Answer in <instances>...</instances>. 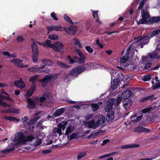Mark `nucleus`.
I'll list each match as a JSON object with an SVG mask.
<instances>
[{"label":"nucleus","instance_id":"c756f323","mask_svg":"<svg viewBox=\"0 0 160 160\" xmlns=\"http://www.w3.org/2000/svg\"><path fill=\"white\" fill-rule=\"evenodd\" d=\"M39 77V75H38L32 76L30 78L29 81L30 82H31L32 83V84H36V82L38 78Z\"/></svg>","mask_w":160,"mask_h":160},{"label":"nucleus","instance_id":"6e6552de","mask_svg":"<svg viewBox=\"0 0 160 160\" xmlns=\"http://www.w3.org/2000/svg\"><path fill=\"white\" fill-rule=\"evenodd\" d=\"M27 104V107L28 109H34L37 108L35 101L30 98H26Z\"/></svg>","mask_w":160,"mask_h":160},{"label":"nucleus","instance_id":"c03bdc74","mask_svg":"<svg viewBox=\"0 0 160 160\" xmlns=\"http://www.w3.org/2000/svg\"><path fill=\"white\" fill-rule=\"evenodd\" d=\"M25 39L21 36H18L16 38V41L18 43L22 42Z\"/></svg>","mask_w":160,"mask_h":160},{"label":"nucleus","instance_id":"ddd939ff","mask_svg":"<svg viewBox=\"0 0 160 160\" xmlns=\"http://www.w3.org/2000/svg\"><path fill=\"white\" fill-rule=\"evenodd\" d=\"M132 95V92L130 90L124 91L122 93V96L123 99H129Z\"/></svg>","mask_w":160,"mask_h":160},{"label":"nucleus","instance_id":"ea45409f","mask_svg":"<svg viewBox=\"0 0 160 160\" xmlns=\"http://www.w3.org/2000/svg\"><path fill=\"white\" fill-rule=\"evenodd\" d=\"M128 55H127L126 54L125 56H123L120 59L121 62L123 63L126 62L128 60L129 57Z\"/></svg>","mask_w":160,"mask_h":160},{"label":"nucleus","instance_id":"6ab92c4d","mask_svg":"<svg viewBox=\"0 0 160 160\" xmlns=\"http://www.w3.org/2000/svg\"><path fill=\"white\" fill-rule=\"evenodd\" d=\"M142 115H141L138 117H137L136 114H134L133 115H132L130 118H131L132 120L131 121L132 122H138L141 120L142 118Z\"/></svg>","mask_w":160,"mask_h":160},{"label":"nucleus","instance_id":"a211bd4d","mask_svg":"<svg viewBox=\"0 0 160 160\" xmlns=\"http://www.w3.org/2000/svg\"><path fill=\"white\" fill-rule=\"evenodd\" d=\"M106 120L108 122H111L114 119V113L112 112H108Z\"/></svg>","mask_w":160,"mask_h":160},{"label":"nucleus","instance_id":"72a5a7b5","mask_svg":"<svg viewBox=\"0 0 160 160\" xmlns=\"http://www.w3.org/2000/svg\"><path fill=\"white\" fill-rule=\"evenodd\" d=\"M91 108H92V110L95 112L98 110L99 108V105L96 103H92L91 104Z\"/></svg>","mask_w":160,"mask_h":160},{"label":"nucleus","instance_id":"bf43d9fd","mask_svg":"<svg viewBox=\"0 0 160 160\" xmlns=\"http://www.w3.org/2000/svg\"><path fill=\"white\" fill-rule=\"evenodd\" d=\"M86 50L89 53H92L93 51V49L89 46H86L85 47Z\"/></svg>","mask_w":160,"mask_h":160},{"label":"nucleus","instance_id":"423d86ee","mask_svg":"<svg viewBox=\"0 0 160 160\" xmlns=\"http://www.w3.org/2000/svg\"><path fill=\"white\" fill-rule=\"evenodd\" d=\"M24 138L25 135L23 133H21L18 137L15 136L14 141L15 142L17 141V142L16 143V145L18 146L24 143L25 142L24 140Z\"/></svg>","mask_w":160,"mask_h":160},{"label":"nucleus","instance_id":"20e7f679","mask_svg":"<svg viewBox=\"0 0 160 160\" xmlns=\"http://www.w3.org/2000/svg\"><path fill=\"white\" fill-rule=\"evenodd\" d=\"M141 14L142 15V18L140 19L138 22V24H144L146 23L148 24L147 23L148 22V19L149 18L150 16L149 13L148 12H145V10L144 9H142L141 12Z\"/></svg>","mask_w":160,"mask_h":160},{"label":"nucleus","instance_id":"052dcab7","mask_svg":"<svg viewBox=\"0 0 160 160\" xmlns=\"http://www.w3.org/2000/svg\"><path fill=\"white\" fill-rule=\"evenodd\" d=\"M51 17L53 18V19L56 21L58 20V18L56 16V14L54 12H53L51 13Z\"/></svg>","mask_w":160,"mask_h":160},{"label":"nucleus","instance_id":"3c124183","mask_svg":"<svg viewBox=\"0 0 160 160\" xmlns=\"http://www.w3.org/2000/svg\"><path fill=\"white\" fill-rule=\"evenodd\" d=\"M4 118L10 121H15L16 120V118L12 116H5Z\"/></svg>","mask_w":160,"mask_h":160},{"label":"nucleus","instance_id":"e433bc0d","mask_svg":"<svg viewBox=\"0 0 160 160\" xmlns=\"http://www.w3.org/2000/svg\"><path fill=\"white\" fill-rule=\"evenodd\" d=\"M63 17L64 19L68 23L71 24H73V22L71 19L66 14H65L63 15Z\"/></svg>","mask_w":160,"mask_h":160},{"label":"nucleus","instance_id":"bb28decb","mask_svg":"<svg viewBox=\"0 0 160 160\" xmlns=\"http://www.w3.org/2000/svg\"><path fill=\"white\" fill-rule=\"evenodd\" d=\"M45 66H43L40 68L38 67L37 66H35L34 67H32L30 68H29L28 69V70L29 71H31L33 72H38V71L37 70L38 69H42Z\"/></svg>","mask_w":160,"mask_h":160},{"label":"nucleus","instance_id":"2f4dec72","mask_svg":"<svg viewBox=\"0 0 160 160\" xmlns=\"http://www.w3.org/2000/svg\"><path fill=\"white\" fill-rule=\"evenodd\" d=\"M57 64L58 66L63 68H68L70 67V66L67 65L61 61H58Z\"/></svg>","mask_w":160,"mask_h":160},{"label":"nucleus","instance_id":"a19ab883","mask_svg":"<svg viewBox=\"0 0 160 160\" xmlns=\"http://www.w3.org/2000/svg\"><path fill=\"white\" fill-rule=\"evenodd\" d=\"M35 137L32 135H30L27 136L25 138V141L28 142H31L35 139Z\"/></svg>","mask_w":160,"mask_h":160},{"label":"nucleus","instance_id":"0eeeda50","mask_svg":"<svg viewBox=\"0 0 160 160\" xmlns=\"http://www.w3.org/2000/svg\"><path fill=\"white\" fill-rule=\"evenodd\" d=\"M63 46V43L58 42L52 44V48L55 51L60 52L62 50Z\"/></svg>","mask_w":160,"mask_h":160},{"label":"nucleus","instance_id":"cd10ccee","mask_svg":"<svg viewBox=\"0 0 160 160\" xmlns=\"http://www.w3.org/2000/svg\"><path fill=\"white\" fill-rule=\"evenodd\" d=\"M31 48L32 49V53H38V46L35 42H33L31 45Z\"/></svg>","mask_w":160,"mask_h":160},{"label":"nucleus","instance_id":"9d476101","mask_svg":"<svg viewBox=\"0 0 160 160\" xmlns=\"http://www.w3.org/2000/svg\"><path fill=\"white\" fill-rule=\"evenodd\" d=\"M123 106L125 109L130 108L132 104V101L131 99H124L122 101Z\"/></svg>","mask_w":160,"mask_h":160},{"label":"nucleus","instance_id":"a878e982","mask_svg":"<svg viewBox=\"0 0 160 160\" xmlns=\"http://www.w3.org/2000/svg\"><path fill=\"white\" fill-rule=\"evenodd\" d=\"M105 131L102 130H99L98 131L95 132L93 133H91L90 135L88 137V139L92 138V136H97L100 135L102 133H104Z\"/></svg>","mask_w":160,"mask_h":160},{"label":"nucleus","instance_id":"5701e85b","mask_svg":"<svg viewBox=\"0 0 160 160\" xmlns=\"http://www.w3.org/2000/svg\"><path fill=\"white\" fill-rule=\"evenodd\" d=\"M68 121L66 120L62 121L61 123L58 124V127L64 130H65L66 126L68 124Z\"/></svg>","mask_w":160,"mask_h":160},{"label":"nucleus","instance_id":"f3484780","mask_svg":"<svg viewBox=\"0 0 160 160\" xmlns=\"http://www.w3.org/2000/svg\"><path fill=\"white\" fill-rule=\"evenodd\" d=\"M140 146L139 144H130L124 145L121 147V148L122 149H128L131 148H138Z\"/></svg>","mask_w":160,"mask_h":160},{"label":"nucleus","instance_id":"393cba45","mask_svg":"<svg viewBox=\"0 0 160 160\" xmlns=\"http://www.w3.org/2000/svg\"><path fill=\"white\" fill-rule=\"evenodd\" d=\"M92 13L93 17L95 19V21L96 22H98L99 24H101L102 22L99 19L98 15V11H93Z\"/></svg>","mask_w":160,"mask_h":160},{"label":"nucleus","instance_id":"f03ea898","mask_svg":"<svg viewBox=\"0 0 160 160\" xmlns=\"http://www.w3.org/2000/svg\"><path fill=\"white\" fill-rule=\"evenodd\" d=\"M150 38L149 35L143 36L137 40L134 41L137 47L140 46V48H143V46L149 42Z\"/></svg>","mask_w":160,"mask_h":160},{"label":"nucleus","instance_id":"4be33fe9","mask_svg":"<svg viewBox=\"0 0 160 160\" xmlns=\"http://www.w3.org/2000/svg\"><path fill=\"white\" fill-rule=\"evenodd\" d=\"M42 63L45 66H52L53 63V62L49 59H43L41 60Z\"/></svg>","mask_w":160,"mask_h":160},{"label":"nucleus","instance_id":"338daca9","mask_svg":"<svg viewBox=\"0 0 160 160\" xmlns=\"http://www.w3.org/2000/svg\"><path fill=\"white\" fill-rule=\"evenodd\" d=\"M54 131L58 133L59 136L61 135L62 134V129L58 127V128L55 129Z\"/></svg>","mask_w":160,"mask_h":160},{"label":"nucleus","instance_id":"4468645a","mask_svg":"<svg viewBox=\"0 0 160 160\" xmlns=\"http://www.w3.org/2000/svg\"><path fill=\"white\" fill-rule=\"evenodd\" d=\"M6 97L5 96L0 94V98H2L0 99V106L4 108H8L10 107V105L6 103V102H3L2 99H5Z\"/></svg>","mask_w":160,"mask_h":160},{"label":"nucleus","instance_id":"39448f33","mask_svg":"<svg viewBox=\"0 0 160 160\" xmlns=\"http://www.w3.org/2000/svg\"><path fill=\"white\" fill-rule=\"evenodd\" d=\"M75 52L80 57L78 58V60H77L76 62L79 64H82L85 62L86 57L82 53V52L79 49L76 50Z\"/></svg>","mask_w":160,"mask_h":160},{"label":"nucleus","instance_id":"0e129e2a","mask_svg":"<svg viewBox=\"0 0 160 160\" xmlns=\"http://www.w3.org/2000/svg\"><path fill=\"white\" fill-rule=\"evenodd\" d=\"M148 96L144 97L142 98V99H140L139 100V102H145V101L148 100Z\"/></svg>","mask_w":160,"mask_h":160},{"label":"nucleus","instance_id":"79ce46f5","mask_svg":"<svg viewBox=\"0 0 160 160\" xmlns=\"http://www.w3.org/2000/svg\"><path fill=\"white\" fill-rule=\"evenodd\" d=\"M69 28L71 32L72 33L74 34L76 32V31L77 30V27L74 26H71Z\"/></svg>","mask_w":160,"mask_h":160},{"label":"nucleus","instance_id":"8fccbe9b","mask_svg":"<svg viewBox=\"0 0 160 160\" xmlns=\"http://www.w3.org/2000/svg\"><path fill=\"white\" fill-rule=\"evenodd\" d=\"M48 38L51 40H56L58 39V36L57 35L55 34L49 35L48 36Z\"/></svg>","mask_w":160,"mask_h":160},{"label":"nucleus","instance_id":"864d4df0","mask_svg":"<svg viewBox=\"0 0 160 160\" xmlns=\"http://www.w3.org/2000/svg\"><path fill=\"white\" fill-rule=\"evenodd\" d=\"M158 34V30H156L153 31L152 32L151 34L149 35L150 38H151L155 35Z\"/></svg>","mask_w":160,"mask_h":160},{"label":"nucleus","instance_id":"774afa93","mask_svg":"<svg viewBox=\"0 0 160 160\" xmlns=\"http://www.w3.org/2000/svg\"><path fill=\"white\" fill-rule=\"evenodd\" d=\"M39 72L40 73L45 72L46 73H48L50 72V70L49 69H45L39 71Z\"/></svg>","mask_w":160,"mask_h":160},{"label":"nucleus","instance_id":"473e14b6","mask_svg":"<svg viewBox=\"0 0 160 160\" xmlns=\"http://www.w3.org/2000/svg\"><path fill=\"white\" fill-rule=\"evenodd\" d=\"M51 40L47 39L43 42V46L44 47L48 46L49 47L52 48V44H51Z\"/></svg>","mask_w":160,"mask_h":160},{"label":"nucleus","instance_id":"de8ad7c7","mask_svg":"<svg viewBox=\"0 0 160 160\" xmlns=\"http://www.w3.org/2000/svg\"><path fill=\"white\" fill-rule=\"evenodd\" d=\"M36 84H32L29 89V90L34 93L36 91Z\"/></svg>","mask_w":160,"mask_h":160},{"label":"nucleus","instance_id":"7ed1b4c3","mask_svg":"<svg viewBox=\"0 0 160 160\" xmlns=\"http://www.w3.org/2000/svg\"><path fill=\"white\" fill-rule=\"evenodd\" d=\"M53 78V75L52 74H49L45 75L42 79H39L38 81L41 82V86L42 88H45L48 83L52 80Z\"/></svg>","mask_w":160,"mask_h":160},{"label":"nucleus","instance_id":"c85d7f7f","mask_svg":"<svg viewBox=\"0 0 160 160\" xmlns=\"http://www.w3.org/2000/svg\"><path fill=\"white\" fill-rule=\"evenodd\" d=\"M113 104L112 102H109L108 103L105 110L106 112H110L113 108Z\"/></svg>","mask_w":160,"mask_h":160},{"label":"nucleus","instance_id":"412c9836","mask_svg":"<svg viewBox=\"0 0 160 160\" xmlns=\"http://www.w3.org/2000/svg\"><path fill=\"white\" fill-rule=\"evenodd\" d=\"M85 124H87L88 128H94V129H96L95 127V121L94 120H92L88 122H85Z\"/></svg>","mask_w":160,"mask_h":160},{"label":"nucleus","instance_id":"9b49d317","mask_svg":"<svg viewBox=\"0 0 160 160\" xmlns=\"http://www.w3.org/2000/svg\"><path fill=\"white\" fill-rule=\"evenodd\" d=\"M14 83L17 87L21 89L25 87V83L21 78L18 80L15 81Z\"/></svg>","mask_w":160,"mask_h":160},{"label":"nucleus","instance_id":"a18cd8bd","mask_svg":"<svg viewBox=\"0 0 160 160\" xmlns=\"http://www.w3.org/2000/svg\"><path fill=\"white\" fill-rule=\"evenodd\" d=\"M73 40L74 42V44L75 45H78L79 47L81 48V43L78 38H73Z\"/></svg>","mask_w":160,"mask_h":160},{"label":"nucleus","instance_id":"b1692460","mask_svg":"<svg viewBox=\"0 0 160 160\" xmlns=\"http://www.w3.org/2000/svg\"><path fill=\"white\" fill-rule=\"evenodd\" d=\"M156 108V106L155 105L154 106H151L148 108H145L142 109V112L144 113H147L149 112L150 111L152 110H155Z\"/></svg>","mask_w":160,"mask_h":160},{"label":"nucleus","instance_id":"7c9ffc66","mask_svg":"<svg viewBox=\"0 0 160 160\" xmlns=\"http://www.w3.org/2000/svg\"><path fill=\"white\" fill-rule=\"evenodd\" d=\"M74 130V128L73 127L71 126H68L65 132V135H68L69 133L72 132Z\"/></svg>","mask_w":160,"mask_h":160},{"label":"nucleus","instance_id":"f8f14e48","mask_svg":"<svg viewBox=\"0 0 160 160\" xmlns=\"http://www.w3.org/2000/svg\"><path fill=\"white\" fill-rule=\"evenodd\" d=\"M120 79L116 77L114 78L111 82V88L113 89H115L119 85Z\"/></svg>","mask_w":160,"mask_h":160},{"label":"nucleus","instance_id":"c9c22d12","mask_svg":"<svg viewBox=\"0 0 160 160\" xmlns=\"http://www.w3.org/2000/svg\"><path fill=\"white\" fill-rule=\"evenodd\" d=\"M15 149V148L14 147L12 148L8 149H6L3 150H2L1 152L3 154H7L8 153L12 151H14Z\"/></svg>","mask_w":160,"mask_h":160},{"label":"nucleus","instance_id":"49530a36","mask_svg":"<svg viewBox=\"0 0 160 160\" xmlns=\"http://www.w3.org/2000/svg\"><path fill=\"white\" fill-rule=\"evenodd\" d=\"M37 121L34 118H33L31 119V120L29 121L27 124L28 125H32L33 124H35L36 122Z\"/></svg>","mask_w":160,"mask_h":160},{"label":"nucleus","instance_id":"09e8293b","mask_svg":"<svg viewBox=\"0 0 160 160\" xmlns=\"http://www.w3.org/2000/svg\"><path fill=\"white\" fill-rule=\"evenodd\" d=\"M144 0H142L140 2V3H139V4L138 8V10H140V9H143L142 8V7H143V6L144 4V3H145V2H144Z\"/></svg>","mask_w":160,"mask_h":160},{"label":"nucleus","instance_id":"6e6d98bb","mask_svg":"<svg viewBox=\"0 0 160 160\" xmlns=\"http://www.w3.org/2000/svg\"><path fill=\"white\" fill-rule=\"evenodd\" d=\"M151 79V76L150 75H145L143 80L144 81H149Z\"/></svg>","mask_w":160,"mask_h":160},{"label":"nucleus","instance_id":"69168bd1","mask_svg":"<svg viewBox=\"0 0 160 160\" xmlns=\"http://www.w3.org/2000/svg\"><path fill=\"white\" fill-rule=\"evenodd\" d=\"M10 113L13 112L14 113H18L19 112V111L18 109L13 108H12L11 109H10Z\"/></svg>","mask_w":160,"mask_h":160},{"label":"nucleus","instance_id":"1a4fd4ad","mask_svg":"<svg viewBox=\"0 0 160 160\" xmlns=\"http://www.w3.org/2000/svg\"><path fill=\"white\" fill-rule=\"evenodd\" d=\"M11 62H14L15 65L18 68H26L28 66V65H22L23 60L20 59H14L13 60H11Z\"/></svg>","mask_w":160,"mask_h":160},{"label":"nucleus","instance_id":"37998d69","mask_svg":"<svg viewBox=\"0 0 160 160\" xmlns=\"http://www.w3.org/2000/svg\"><path fill=\"white\" fill-rule=\"evenodd\" d=\"M54 30L55 31H63V30L62 26H58L57 25L54 26Z\"/></svg>","mask_w":160,"mask_h":160},{"label":"nucleus","instance_id":"dca6fc26","mask_svg":"<svg viewBox=\"0 0 160 160\" xmlns=\"http://www.w3.org/2000/svg\"><path fill=\"white\" fill-rule=\"evenodd\" d=\"M65 111V108H61L56 110L53 113V115L55 117H58L61 115Z\"/></svg>","mask_w":160,"mask_h":160},{"label":"nucleus","instance_id":"e2e57ef3","mask_svg":"<svg viewBox=\"0 0 160 160\" xmlns=\"http://www.w3.org/2000/svg\"><path fill=\"white\" fill-rule=\"evenodd\" d=\"M120 97H118L116 100V104L117 105H119L122 100V98Z\"/></svg>","mask_w":160,"mask_h":160},{"label":"nucleus","instance_id":"5fc2aeb1","mask_svg":"<svg viewBox=\"0 0 160 160\" xmlns=\"http://www.w3.org/2000/svg\"><path fill=\"white\" fill-rule=\"evenodd\" d=\"M160 87V83H156L155 84L152 86V88L153 90H155Z\"/></svg>","mask_w":160,"mask_h":160},{"label":"nucleus","instance_id":"13d9d810","mask_svg":"<svg viewBox=\"0 0 160 160\" xmlns=\"http://www.w3.org/2000/svg\"><path fill=\"white\" fill-rule=\"evenodd\" d=\"M68 58L70 62L72 64L76 62V61L74 60V59L72 58L70 55L68 56Z\"/></svg>","mask_w":160,"mask_h":160},{"label":"nucleus","instance_id":"aec40b11","mask_svg":"<svg viewBox=\"0 0 160 160\" xmlns=\"http://www.w3.org/2000/svg\"><path fill=\"white\" fill-rule=\"evenodd\" d=\"M137 47H138L137 45H136L135 42L134 41L131 45H129L127 49L126 53L127 55H129L131 50H133Z\"/></svg>","mask_w":160,"mask_h":160},{"label":"nucleus","instance_id":"f704fd0d","mask_svg":"<svg viewBox=\"0 0 160 160\" xmlns=\"http://www.w3.org/2000/svg\"><path fill=\"white\" fill-rule=\"evenodd\" d=\"M38 57V53H32V59L34 62H36L37 61Z\"/></svg>","mask_w":160,"mask_h":160},{"label":"nucleus","instance_id":"4c0bfd02","mask_svg":"<svg viewBox=\"0 0 160 160\" xmlns=\"http://www.w3.org/2000/svg\"><path fill=\"white\" fill-rule=\"evenodd\" d=\"M143 127L139 126L137 127L134 128V131L135 132H143Z\"/></svg>","mask_w":160,"mask_h":160},{"label":"nucleus","instance_id":"2eb2a0df","mask_svg":"<svg viewBox=\"0 0 160 160\" xmlns=\"http://www.w3.org/2000/svg\"><path fill=\"white\" fill-rule=\"evenodd\" d=\"M160 21V16L153 17L148 20V24H150L153 23H156Z\"/></svg>","mask_w":160,"mask_h":160},{"label":"nucleus","instance_id":"680f3d73","mask_svg":"<svg viewBox=\"0 0 160 160\" xmlns=\"http://www.w3.org/2000/svg\"><path fill=\"white\" fill-rule=\"evenodd\" d=\"M152 65V63L150 62L147 63L145 64L144 67V69L145 70H146L149 67H150Z\"/></svg>","mask_w":160,"mask_h":160},{"label":"nucleus","instance_id":"58836bf2","mask_svg":"<svg viewBox=\"0 0 160 160\" xmlns=\"http://www.w3.org/2000/svg\"><path fill=\"white\" fill-rule=\"evenodd\" d=\"M78 138V135L77 133L75 132L73 133L71 135V136L69 138L68 136V138L69 140H72L75 139H77Z\"/></svg>","mask_w":160,"mask_h":160},{"label":"nucleus","instance_id":"f257e3e1","mask_svg":"<svg viewBox=\"0 0 160 160\" xmlns=\"http://www.w3.org/2000/svg\"><path fill=\"white\" fill-rule=\"evenodd\" d=\"M84 66H78L73 67L69 72V74L71 76L76 77L83 72L88 70V68L90 66L88 64Z\"/></svg>","mask_w":160,"mask_h":160},{"label":"nucleus","instance_id":"4d7b16f0","mask_svg":"<svg viewBox=\"0 0 160 160\" xmlns=\"http://www.w3.org/2000/svg\"><path fill=\"white\" fill-rule=\"evenodd\" d=\"M155 95L154 94H152L151 95L148 96L149 100L151 101H153L157 99V97H155Z\"/></svg>","mask_w":160,"mask_h":160},{"label":"nucleus","instance_id":"603ef678","mask_svg":"<svg viewBox=\"0 0 160 160\" xmlns=\"http://www.w3.org/2000/svg\"><path fill=\"white\" fill-rule=\"evenodd\" d=\"M123 18L122 17H120L118 19L117 21L116 22H114L113 23L114 26L116 25H117L118 24L120 23L123 20Z\"/></svg>","mask_w":160,"mask_h":160}]
</instances>
